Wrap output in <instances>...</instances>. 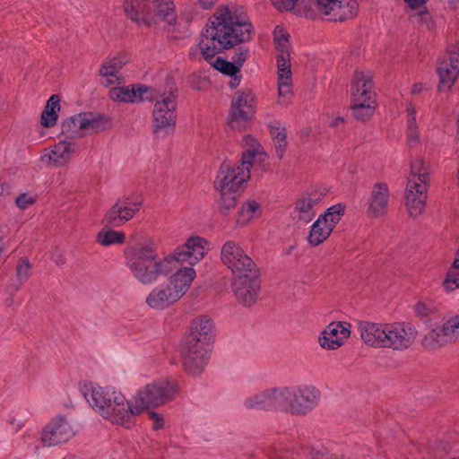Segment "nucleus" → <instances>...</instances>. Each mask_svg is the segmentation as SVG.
<instances>
[{
  "instance_id": "f257e3e1",
  "label": "nucleus",
  "mask_w": 459,
  "mask_h": 459,
  "mask_svg": "<svg viewBox=\"0 0 459 459\" xmlns=\"http://www.w3.org/2000/svg\"><path fill=\"white\" fill-rule=\"evenodd\" d=\"M251 24L246 13L237 7L221 6L209 18L201 32L199 42L189 49L192 59L204 58L212 67L226 75L240 74L238 65L221 57H216L220 52L248 40Z\"/></svg>"
},
{
  "instance_id": "f03ea898",
  "label": "nucleus",
  "mask_w": 459,
  "mask_h": 459,
  "mask_svg": "<svg viewBox=\"0 0 459 459\" xmlns=\"http://www.w3.org/2000/svg\"><path fill=\"white\" fill-rule=\"evenodd\" d=\"M242 158L240 163L230 165L223 163L217 174L214 186L221 195L220 209L227 212L235 206V194L241 189L250 178L253 164L262 163L266 159L259 142L250 134L242 139Z\"/></svg>"
},
{
  "instance_id": "7ed1b4c3",
  "label": "nucleus",
  "mask_w": 459,
  "mask_h": 459,
  "mask_svg": "<svg viewBox=\"0 0 459 459\" xmlns=\"http://www.w3.org/2000/svg\"><path fill=\"white\" fill-rule=\"evenodd\" d=\"M81 393L94 411L103 419L126 428L134 424L136 416L134 401H127L115 387H103L89 382L82 385Z\"/></svg>"
},
{
  "instance_id": "20e7f679",
  "label": "nucleus",
  "mask_w": 459,
  "mask_h": 459,
  "mask_svg": "<svg viewBox=\"0 0 459 459\" xmlns=\"http://www.w3.org/2000/svg\"><path fill=\"white\" fill-rule=\"evenodd\" d=\"M125 264L142 285L149 286L174 272V258L169 254L160 257L153 241L129 246L124 251Z\"/></svg>"
},
{
  "instance_id": "39448f33",
  "label": "nucleus",
  "mask_w": 459,
  "mask_h": 459,
  "mask_svg": "<svg viewBox=\"0 0 459 459\" xmlns=\"http://www.w3.org/2000/svg\"><path fill=\"white\" fill-rule=\"evenodd\" d=\"M281 12L297 13L307 18L326 16L329 21H344L353 17L358 11L356 0H271Z\"/></svg>"
},
{
  "instance_id": "423d86ee",
  "label": "nucleus",
  "mask_w": 459,
  "mask_h": 459,
  "mask_svg": "<svg viewBox=\"0 0 459 459\" xmlns=\"http://www.w3.org/2000/svg\"><path fill=\"white\" fill-rule=\"evenodd\" d=\"M122 6L126 17L137 25H174L178 19L173 0H124Z\"/></svg>"
},
{
  "instance_id": "0eeeda50",
  "label": "nucleus",
  "mask_w": 459,
  "mask_h": 459,
  "mask_svg": "<svg viewBox=\"0 0 459 459\" xmlns=\"http://www.w3.org/2000/svg\"><path fill=\"white\" fill-rule=\"evenodd\" d=\"M195 277V271L192 266L178 269L172 276L148 293L145 304L157 311L169 308L186 295Z\"/></svg>"
},
{
  "instance_id": "6e6552de",
  "label": "nucleus",
  "mask_w": 459,
  "mask_h": 459,
  "mask_svg": "<svg viewBox=\"0 0 459 459\" xmlns=\"http://www.w3.org/2000/svg\"><path fill=\"white\" fill-rule=\"evenodd\" d=\"M178 393V384L171 377H161L140 388L133 397L136 415L149 408L172 401Z\"/></svg>"
},
{
  "instance_id": "1a4fd4ad",
  "label": "nucleus",
  "mask_w": 459,
  "mask_h": 459,
  "mask_svg": "<svg viewBox=\"0 0 459 459\" xmlns=\"http://www.w3.org/2000/svg\"><path fill=\"white\" fill-rule=\"evenodd\" d=\"M429 170L420 159L414 160L411 164L405 191V204L411 217H418L424 212L427 200V186Z\"/></svg>"
},
{
  "instance_id": "9d476101",
  "label": "nucleus",
  "mask_w": 459,
  "mask_h": 459,
  "mask_svg": "<svg viewBox=\"0 0 459 459\" xmlns=\"http://www.w3.org/2000/svg\"><path fill=\"white\" fill-rule=\"evenodd\" d=\"M148 100L153 101L152 132L156 138H165L176 126L177 97L172 91L156 92Z\"/></svg>"
},
{
  "instance_id": "9b49d317",
  "label": "nucleus",
  "mask_w": 459,
  "mask_h": 459,
  "mask_svg": "<svg viewBox=\"0 0 459 459\" xmlns=\"http://www.w3.org/2000/svg\"><path fill=\"white\" fill-rule=\"evenodd\" d=\"M283 410L293 415L303 416L318 404L320 391L312 385L282 386Z\"/></svg>"
},
{
  "instance_id": "f8f14e48",
  "label": "nucleus",
  "mask_w": 459,
  "mask_h": 459,
  "mask_svg": "<svg viewBox=\"0 0 459 459\" xmlns=\"http://www.w3.org/2000/svg\"><path fill=\"white\" fill-rule=\"evenodd\" d=\"M273 43L279 52L276 60L279 96L286 97L291 92L290 45L289 33L281 26L274 28Z\"/></svg>"
},
{
  "instance_id": "ddd939ff",
  "label": "nucleus",
  "mask_w": 459,
  "mask_h": 459,
  "mask_svg": "<svg viewBox=\"0 0 459 459\" xmlns=\"http://www.w3.org/2000/svg\"><path fill=\"white\" fill-rule=\"evenodd\" d=\"M221 260L230 270L232 277L258 269L239 243L234 240H228L222 245Z\"/></svg>"
},
{
  "instance_id": "4468645a",
  "label": "nucleus",
  "mask_w": 459,
  "mask_h": 459,
  "mask_svg": "<svg viewBox=\"0 0 459 459\" xmlns=\"http://www.w3.org/2000/svg\"><path fill=\"white\" fill-rule=\"evenodd\" d=\"M179 354L183 370L190 377L201 376L211 359V347L182 342Z\"/></svg>"
},
{
  "instance_id": "2eb2a0df",
  "label": "nucleus",
  "mask_w": 459,
  "mask_h": 459,
  "mask_svg": "<svg viewBox=\"0 0 459 459\" xmlns=\"http://www.w3.org/2000/svg\"><path fill=\"white\" fill-rule=\"evenodd\" d=\"M345 206L337 204L329 207L324 214L319 215L312 224L307 241L312 246H318L326 240L333 230L344 214Z\"/></svg>"
},
{
  "instance_id": "dca6fc26",
  "label": "nucleus",
  "mask_w": 459,
  "mask_h": 459,
  "mask_svg": "<svg viewBox=\"0 0 459 459\" xmlns=\"http://www.w3.org/2000/svg\"><path fill=\"white\" fill-rule=\"evenodd\" d=\"M383 348L403 351L415 342L418 333L416 328L403 322L385 324Z\"/></svg>"
},
{
  "instance_id": "f3484780",
  "label": "nucleus",
  "mask_w": 459,
  "mask_h": 459,
  "mask_svg": "<svg viewBox=\"0 0 459 459\" xmlns=\"http://www.w3.org/2000/svg\"><path fill=\"white\" fill-rule=\"evenodd\" d=\"M210 249L209 242L199 236L190 237L182 246L177 247L169 256L174 258V270L182 264L194 265L200 262Z\"/></svg>"
},
{
  "instance_id": "a211bd4d",
  "label": "nucleus",
  "mask_w": 459,
  "mask_h": 459,
  "mask_svg": "<svg viewBox=\"0 0 459 459\" xmlns=\"http://www.w3.org/2000/svg\"><path fill=\"white\" fill-rule=\"evenodd\" d=\"M439 91H449L459 74V39L450 44L446 55L440 59L437 65Z\"/></svg>"
},
{
  "instance_id": "6ab92c4d",
  "label": "nucleus",
  "mask_w": 459,
  "mask_h": 459,
  "mask_svg": "<svg viewBox=\"0 0 459 459\" xmlns=\"http://www.w3.org/2000/svg\"><path fill=\"white\" fill-rule=\"evenodd\" d=\"M232 290L238 301L246 307L255 304L260 292L259 271L232 277Z\"/></svg>"
},
{
  "instance_id": "aec40b11",
  "label": "nucleus",
  "mask_w": 459,
  "mask_h": 459,
  "mask_svg": "<svg viewBox=\"0 0 459 459\" xmlns=\"http://www.w3.org/2000/svg\"><path fill=\"white\" fill-rule=\"evenodd\" d=\"M75 432L66 418L54 417L42 429L40 441L45 446L65 443L74 436Z\"/></svg>"
},
{
  "instance_id": "412c9836",
  "label": "nucleus",
  "mask_w": 459,
  "mask_h": 459,
  "mask_svg": "<svg viewBox=\"0 0 459 459\" xmlns=\"http://www.w3.org/2000/svg\"><path fill=\"white\" fill-rule=\"evenodd\" d=\"M101 117L92 113H80L66 119L62 131L71 138H79L85 132L95 133L101 129Z\"/></svg>"
},
{
  "instance_id": "4be33fe9",
  "label": "nucleus",
  "mask_w": 459,
  "mask_h": 459,
  "mask_svg": "<svg viewBox=\"0 0 459 459\" xmlns=\"http://www.w3.org/2000/svg\"><path fill=\"white\" fill-rule=\"evenodd\" d=\"M213 339V320L209 316L201 315L192 319L188 334L183 342L212 348Z\"/></svg>"
},
{
  "instance_id": "5701e85b",
  "label": "nucleus",
  "mask_w": 459,
  "mask_h": 459,
  "mask_svg": "<svg viewBox=\"0 0 459 459\" xmlns=\"http://www.w3.org/2000/svg\"><path fill=\"white\" fill-rule=\"evenodd\" d=\"M243 405L249 410H283L282 386L272 387L247 397Z\"/></svg>"
},
{
  "instance_id": "b1692460",
  "label": "nucleus",
  "mask_w": 459,
  "mask_h": 459,
  "mask_svg": "<svg viewBox=\"0 0 459 459\" xmlns=\"http://www.w3.org/2000/svg\"><path fill=\"white\" fill-rule=\"evenodd\" d=\"M142 203L133 199H119L106 212L103 222L107 225L118 227L131 220L140 210Z\"/></svg>"
},
{
  "instance_id": "393cba45",
  "label": "nucleus",
  "mask_w": 459,
  "mask_h": 459,
  "mask_svg": "<svg viewBox=\"0 0 459 459\" xmlns=\"http://www.w3.org/2000/svg\"><path fill=\"white\" fill-rule=\"evenodd\" d=\"M78 152V145L74 141H59L46 150L40 156L42 162L54 167L65 166Z\"/></svg>"
},
{
  "instance_id": "a878e982",
  "label": "nucleus",
  "mask_w": 459,
  "mask_h": 459,
  "mask_svg": "<svg viewBox=\"0 0 459 459\" xmlns=\"http://www.w3.org/2000/svg\"><path fill=\"white\" fill-rule=\"evenodd\" d=\"M350 335L351 330L348 324L332 322L320 333L318 343L324 350L334 351L340 348Z\"/></svg>"
},
{
  "instance_id": "bb28decb",
  "label": "nucleus",
  "mask_w": 459,
  "mask_h": 459,
  "mask_svg": "<svg viewBox=\"0 0 459 459\" xmlns=\"http://www.w3.org/2000/svg\"><path fill=\"white\" fill-rule=\"evenodd\" d=\"M255 113V96L250 90L238 91L231 101L232 121H247Z\"/></svg>"
},
{
  "instance_id": "cd10ccee",
  "label": "nucleus",
  "mask_w": 459,
  "mask_h": 459,
  "mask_svg": "<svg viewBox=\"0 0 459 459\" xmlns=\"http://www.w3.org/2000/svg\"><path fill=\"white\" fill-rule=\"evenodd\" d=\"M323 195L318 192H307L302 194L296 201L293 216L294 219L303 222H310L316 216V206L322 201Z\"/></svg>"
},
{
  "instance_id": "c85d7f7f",
  "label": "nucleus",
  "mask_w": 459,
  "mask_h": 459,
  "mask_svg": "<svg viewBox=\"0 0 459 459\" xmlns=\"http://www.w3.org/2000/svg\"><path fill=\"white\" fill-rule=\"evenodd\" d=\"M351 91V103L376 101L371 77L367 73L357 72L355 74Z\"/></svg>"
},
{
  "instance_id": "c756f323",
  "label": "nucleus",
  "mask_w": 459,
  "mask_h": 459,
  "mask_svg": "<svg viewBox=\"0 0 459 459\" xmlns=\"http://www.w3.org/2000/svg\"><path fill=\"white\" fill-rule=\"evenodd\" d=\"M358 331L364 343L376 348H383L385 324L360 321Z\"/></svg>"
},
{
  "instance_id": "7c9ffc66",
  "label": "nucleus",
  "mask_w": 459,
  "mask_h": 459,
  "mask_svg": "<svg viewBox=\"0 0 459 459\" xmlns=\"http://www.w3.org/2000/svg\"><path fill=\"white\" fill-rule=\"evenodd\" d=\"M149 91L146 86H140L137 89L130 86L114 87L109 91V98L114 101L138 102L146 100L144 94Z\"/></svg>"
},
{
  "instance_id": "2f4dec72",
  "label": "nucleus",
  "mask_w": 459,
  "mask_h": 459,
  "mask_svg": "<svg viewBox=\"0 0 459 459\" xmlns=\"http://www.w3.org/2000/svg\"><path fill=\"white\" fill-rule=\"evenodd\" d=\"M389 191L384 183L374 185L368 200L369 211L374 216L383 215L386 210Z\"/></svg>"
},
{
  "instance_id": "473e14b6",
  "label": "nucleus",
  "mask_w": 459,
  "mask_h": 459,
  "mask_svg": "<svg viewBox=\"0 0 459 459\" xmlns=\"http://www.w3.org/2000/svg\"><path fill=\"white\" fill-rule=\"evenodd\" d=\"M262 213L263 208L260 203L253 199L247 200L239 207L236 220L237 225L240 227L247 226L260 218Z\"/></svg>"
},
{
  "instance_id": "72a5a7b5",
  "label": "nucleus",
  "mask_w": 459,
  "mask_h": 459,
  "mask_svg": "<svg viewBox=\"0 0 459 459\" xmlns=\"http://www.w3.org/2000/svg\"><path fill=\"white\" fill-rule=\"evenodd\" d=\"M32 264L25 256L20 257L15 264L14 278L8 286L9 292L17 291L31 275Z\"/></svg>"
},
{
  "instance_id": "f704fd0d",
  "label": "nucleus",
  "mask_w": 459,
  "mask_h": 459,
  "mask_svg": "<svg viewBox=\"0 0 459 459\" xmlns=\"http://www.w3.org/2000/svg\"><path fill=\"white\" fill-rule=\"evenodd\" d=\"M449 340L445 335V331L442 326H437L428 332L421 340V344L425 350L435 351L447 343Z\"/></svg>"
},
{
  "instance_id": "c9c22d12",
  "label": "nucleus",
  "mask_w": 459,
  "mask_h": 459,
  "mask_svg": "<svg viewBox=\"0 0 459 459\" xmlns=\"http://www.w3.org/2000/svg\"><path fill=\"white\" fill-rule=\"evenodd\" d=\"M59 97L52 95L45 107L41 115V124L46 127H51L56 125L60 111Z\"/></svg>"
},
{
  "instance_id": "e433bc0d",
  "label": "nucleus",
  "mask_w": 459,
  "mask_h": 459,
  "mask_svg": "<svg viewBox=\"0 0 459 459\" xmlns=\"http://www.w3.org/2000/svg\"><path fill=\"white\" fill-rule=\"evenodd\" d=\"M125 62L120 57L107 60L101 66L100 74L108 83H115L120 80L119 72Z\"/></svg>"
},
{
  "instance_id": "4c0bfd02",
  "label": "nucleus",
  "mask_w": 459,
  "mask_h": 459,
  "mask_svg": "<svg viewBox=\"0 0 459 459\" xmlns=\"http://www.w3.org/2000/svg\"><path fill=\"white\" fill-rule=\"evenodd\" d=\"M407 115V138L411 145L419 143V132L416 121V108L411 103H408L405 108Z\"/></svg>"
},
{
  "instance_id": "58836bf2",
  "label": "nucleus",
  "mask_w": 459,
  "mask_h": 459,
  "mask_svg": "<svg viewBox=\"0 0 459 459\" xmlns=\"http://www.w3.org/2000/svg\"><path fill=\"white\" fill-rule=\"evenodd\" d=\"M125 239L126 235L123 231L114 230L106 227L99 231L96 236L97 242L104 247L122 244Z\"/></svg>"
},
{
  "instance_id": "ea45409f",
  "label": "nucleus",
  "mask_w": 459,
  "mask_h": 459,
  "mask_svg": "<svg viewBox=\"0 0 459 459\" xmlns=\"http://www.w3.org/2000/svg\"><path fill=\"white\" fill-rule=\"evenodd\" d=\"M271 135L277 156L281 159L287 148V135L284 128L280 126H270Z\"/></svg>"
},
{
  "instance_id": "a19ab883",
  "label": "nucleus",
  "mask_w": 459,
  "mask_h": 459,
  "mask_svg": "<svg viewBox=\"0 0 459 459\" xmlns=\"http://www.w3.org/2000/svg\"><path fill=\"white\" fill-rule=\"evenodd\" d=\"M376 106V101L351 103L352 115L356 119L365 121L372 117Z\"/></svg>"
},
{
  "instance_id": "79ce46f5",
  "label": "nucleus",
  "mask_w": 459,
  "mask_h": 459,
  "mask_svg": "<svg viewBox=\"0 0 459 459\" xmlns=\"http://www.w3.org/2000/svg\"><path fill=\"white\" fill-rule=\"evenodd\" d=\"M445 331V335L450 342L459 337V315L445 322L441 325Z\"/></svg>"
},
{
  "instance_id": "37998d69",
  "label": "nucleus",
  "mask_w": 459,
  "mask_h": 459,
  "mask_svg": "<svg viewBox=\"0 0 459 459\" xmlns=\"http://www.w3.org/2000/svg\"><path fill=\"white\" fill-rule=\"evenodd\" d=\"M37 195L32 193H23L17 196L15 204L21 210H26L35 204Z\"/></svg>"
},
{
  "instance_id": "c03bdc74",
  "label": "nucleus",
  "mask_w": 459,
  "mask_h": 459,
  "mask_svg": "<svg viewBox=\"0 0 459 459\" xmlns=\"http://www.w3.org/2000/svg\"><path fill=\"white\" fill-rule=\"evenodd\" d=\"M444 287L446 290L452 291L459 288V272L453 269L448 270L445 281Z\"/></svg>"
},
{
  "instance_id": "a18cd8bd",
  "label": "nucleus",
  "mask_w": 459,
  "mask_h": 459,
  "mask_svg": "<svg viewBox=\"0 0 459 459\" xmlns=\"http://www.w3.org/2000/svg\"><path fill=\"white\" fill-rule=\"evenodd\" d=\"M247 54H248V49L244 47H240L235 51L232 60L235 65H238V67L239 69L245 63Z\"/></svg>"
},
{
  "instance_id": "49530a36",
  "label": "nucleus",
  "mask_w": 459,
  "mask_h": 459,
  "mask_svg": "<svg viewBox=\"0 0 459 459\" xmlns=\"http://www.w3.org/2000/svg\"><path fill=\"white\" fill-rule=\"evenodd\" d=\"M150 418L153 421V429H160L163 427L164 420L160 414L152 411L150 413Z\"/></svg>"
},
{
  "instance_id": "de8ad7c7",
  "label": "nucleus",
  "mask_w": 459,
  "mask_h": 459,
  "mask_svg": "<svg viewBox=\"0 0 459 459\" xmlns=\"http://www.w3.org/2000/svg\"><path fill=\"white\" fill-rule=\"evenodd\" d=\"M404 3L411 8V9H420L421 7H424L425 4L428 2V0H403Z\"/></svg>"
},
{
  "instance_id": "09e8293b",
  "label": "nucleus",
  "mask_w": 459,
  "mask_h": 459,
  "mask_svg": "<svg viewBox=\"0 0 459 459\" xmlns=\"http://www.w3.org/2000/svg\"><path fill=\"white\" fill-rule=\"evenodd\" d=\"M429 311V307L424 302H418L415 305V312L420 316H427Z\"/></svg>"
},
{
  "instance_id": "8fccbe9b",
  "label": "nucleus",
  "mask_w": 459,
  "mask_h": 459,
  "mask_svg": "<svg viewBox=\"0 0 459 459\" xmlns=\"http://www.w3.org/2000/svg\"><path fill=\"white\" fill-rule=\"evenodd\" d=\"M218 0H196L197 4L204 10L212 9Z\"/></svg>"
},
{
  "instance_id": "3c124183",
  "label": "nucleus",
  "mask_w": 459,
  "mask_h": 459,
  "mask_svg": "<svg viewBox=\"0 0 459 459\" xmlns=\"http://www.w3.org/2000/svg\"><path fill=\"white\" fill-rule=\"evenodd\" d=\"M429 89L428 85L423 82H416L411 88V94L418 95L427 91Z\"/></svg>"
},
{
  "instance_id": "603ef678",
  "label": "nucleus",
  "mask_w": 459,
  "mask_h": 459,
  "mask_svg": "<svg viewBox=\"0 0 459 459\" xmlns=\"http://www.w3.org/2000/svg\"><path fill=\"white\" fill-rule=\"evenodd\" d=\"M327 123L330 126L338 127L344 123V119L342 117L338 116L334 118L329 119Z\"/></svg>"
},
{
  "instance_id": "864d4df0",
  "label": "nucleus",
  "mask_w": 459,
  "mask_h": 459,
  "mask_svg": "<svg viewBox=\"0 0 459 459\" xmlns=\"http://www.w3.org/2000/svg\"><path fill=\"white\" fill-rule=\"evenodd\" d=\"M230 77H231V78H230V82H229V83H230V86L231 88H236V87H238V86L239 85V83H240V79H241V75H240V74L231 75Z\"/></svg>"
},
{
  "instance_id": "5fc2aeb1",
  "label": "nucleus",
  "mask_w": 459,
  "mask_h": 459,
  "mask_svg": "<svg viewBox=\"0 0 459 459\" xmlns=\"http://www.w3.org/2000/svg\"><path fill=\"white\" fill-rule=\"evenodd\" d=\"M52 259L58 265L63 264L65 261L64 255L61 253L54 254Z\"/></svg>"
},
{
  "instance_id": "6e6d98bb",
  "label": "nucleus",
  "mask_w": 459,
  "mask_h": 459,
  "mask_svg": "<svg viewBox=\"0 0 459 459\" xmlns=\"http://www.w3.org/2000/svg\"><path fill=\"white\" fill-rule=\"evenodd\" d=\"M191 5H185L182 7L181 9V14L187 20L191 19L192 18V14L191 13H188V11L187 9L190 8Z\"/></svg>"
},
{
  "instance_id": "4d7b16f0",
  "label": "nucleus",
  "mask_w": 459,
  "mask_h": 459,
  "mask_svg": "<svg viewBox=\"0 0 459 459\" xmlns=\"http://www.w3.org/2000/svg\"><path fill=\"white\" fill-rule=\"evenodd\" d=\"M451 269H453L455 271V269L459 270V258L455 257V259L453 262V266Z\"/></svg>"
},
{
  "instance_id": "13d9d810",
  "label": "nucleus",
  "mask_w": 459,
  "mask_h": 459,
  "mask_svg": "<svg viewBox=\"0 0 459 459\" xmlns=\"http://www.w3.org/2000/svg\"><path fill=\"white\" fill-rule=\"evenodd\" d=\"M63 459H82V458L80 456H77V455H69Z\"/></svg>"
},
{
  "instance_id": "bf43d9fd",
  "label": "nucleus",
  "mask_w": 459,
  "mask_h": 459,
  "mask_svg": "<svg viewBox=\"0 0 459 459\" xmlns=\"http://www.w3.org/2000/svg\"><path fill=\"white\" fill-rule=\"evenodd\" d=\"M325 459H339V458L337 456L329 455V456H326Z\"/></svg>"
},
{
  "instance_id": "052dcab7",
  "label": "nucleus",
  "mask_w": 459,
  "mask_h": 459,
  "mask_svg": "<svg viewBox=\"0 0 459 459\" xmlns=\"http://www.w3.org/2000/svg\"><path fill=\"white\" fill-rule=\"evenodd\" d=\"M170 364L174 365V364H176V361H175L174 359H172V360L170 361Z\"/></svg>"
},
{
  "instance_id": "680f3d73",
  "label": "nucleus",
  "mask_w": 459,
  "mask_h": 459,
  "mask_svg": "<svg viewBox=\"0 0 459 459\" xmlns=\"http://www.w3.org/2000/svg\"><path fill=\"white\" fill-rule=\"evenodd\" d=\"M456 257L459 258V249L456 252Z\"/></svg>"
}]
</instances>
